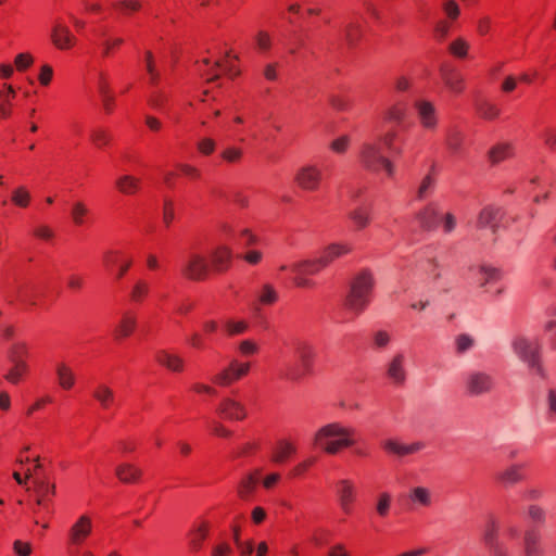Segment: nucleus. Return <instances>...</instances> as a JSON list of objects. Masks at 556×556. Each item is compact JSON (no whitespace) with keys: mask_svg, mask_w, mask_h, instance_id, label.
Listing matches in <instances>:
<instances>
[{"mask_svg":"<svg viewBox=\"0 0 556 556\" xmlns=\"http://www.w3.org/2000/svg\"><path fill=\"white\" fill-rule=\"evenodd\" d=\"M356 430L342 422L333 421L319 427L312 443L327 455H337L356 444Z\"/></svg>","mask_w":556,"mask_h":556,"instance_id":"nucleus-1","label":"nucleus"},{"mask_svg":"<svg viewBox=\"0 0 556 556\" xmlns=\"http://www.w3.org/2000/svg\"><path fill=\"white\" fill-rule=\"evenodd\" d=\"M293 353L296 363L283 365L279 369V377L286 381L299 382L313 375L317 354L315 346L306 340L294 341Z\"/></svg>","mask_w":556,"mask_h":556,"instance_id":"nucleus-2","label":"nucleus"},{"mask_svg":"<svg viewBox=\"0 0 556 556\" xmlns=\"http://www.w3.org/2000/svg\"><path fill=\"white\" fill-rule=\"evenodd\" d=\"M374 286L371 273L364 270L357 274L350 283L344 306L355 314H361L370 302Z\"/></svg>","mask_w":556,"mask_h":556,"instance_id":"nucleus-3","label":"nucleus"},{"mask_svg":"<svg viewBox=\"0 0 556 556\" xmlns=\"http://www.w3.org/2000/svg\"><path fill=\"white\" fill-rule=\"evenodd\" d=\"M521 534L522 556H545V551L542 543V533L540 530L529 528L522 532L518 523L510 521L505 523L503 527V536L508 542H515L519 540Z\"/></svg>","mask_w":556,"mask_h":556,"instance_id":"nucleus-4","label":"nucleus"},{"mask_svg":"<svg viewBox=\"0 0 556 556\" xmlns=\"http://www.w3.org/2000/svg\"><path fill=\"white\" fill-rule=\"evenodd\" d=\"M359 163L372 173L384 170L389 178L394 176V165L383 155L382 148L376 141L364 142L359 149Z\"/></svg>","mask_w":556,"mask_h":556,"instance_id":"nucleus-5","label":"nucleus"},{"mask_svg":"<svg viewBox=\"0 0 556 556\" xmlns=\"http://www.w3.org/2000/svg\"><path fill=\"white\" fill-rule=\"evenodd\" d=\"M211 271L206 256L199 252H190L180 267V275L189 281H204Z\"/></svg>","mask_w":556,"mask_h":556,"instance_id":"nucleus-6","label":"nucleus"},{"mask_svg":"<svg viewBox=\"0 0 556 556\" xmlns=\"http://www.w3.org/2000/svg\"><path fill=\"white\" fill-rule=\"evenodd\" d=\"M250 369L251 364L249 362H241L238 358H232L226 367L212 376L211 381L217 387L228 388L247 377Z\"/></svg>","mask_w":556,"mask_h":556,"instance_id":"nucleus-7","label":"nucleus"},{"mask_svg":"<svg viewBox=\"0 0 556 556\" xmlns=\"http://www.w3.org/2000/svg\"><path fill=\"white\" fill-rule=\"evenodd\" d=\"M498 215L500 210L493 205H486L479 211L475 224L478 239L489 236V240L495 242L496 232L500 227Z\"/></svg>","mask_w":556,"mask_h":556,"instance_id":"nucleus-8","label":"nucleus"},{"mask_svg":"<svg viewBox=\"0 0 556 556\" xmlns=\"http://www.w3.org/2000/svg\"><path fill=\"white\" fill-rule=\"evenodd\" d=\"M481 542L489 556H511L509 547L498 538V523L493 517L485 522Z\"/></svg>","mask_w":556,"mask_h":556,"instance_id":"nucleus-9","label":"nucleus"},{"mask_svg":"<svg viewBox=\"0 0 556 556\" xmlns=\"http://www.w3.org/2000/svg\"><path fill=\"white\" fill-rule=\"evenodd\" d=\"M295 186L305 192H317L323 182V172L314 164L301 166L294 174Z\"/></svg>","mask_w":556,"mask_h":556,"instance_id":"nucleus-10","label":"nucleus"},{"mask_svg":"<svg viewBox=\"0 0 556 556\" xmlns=\"http://www.w3.org/2000/svg\"><path fill=\"white\" fill-rule=\"evenodd\" d=\"M414 109L420 127L429 134H434L439 128V114L434 103L419 99L414 102Z\"/></svg>","mask_w":556,"mask_h":556,"instance_id":"nucleus-11","label":"nucleus"},{"mask_svg":"<svg viewBox=\"0 0 556 556\" xmlns=\"http://www.w3.org/2000/svg\"><path fill=\"white\" fill-rule=\"evenodd\" d=\"M336 496L341 511L350 516L357 501V489L350 479H340L336 483Z\"/></svg>","mask_w":556,"mask_h":556,"instance_id":"nucleus-12","label":"nucleus"},{"mask_svg":"<svg viewBox=\"0 0 556 556\" xmlns=\"http://www.w3.org/2000/svg\"><path fill=\"white\" fill-rule=\"evenodd\" d=\"M217 415L228 421H242L248 417V409L245 405L230 396L223 397L217 407Z\"/></svg>","mask_w":556,"mask_h":556,"instance_id":"nucleus-13","label":"nucleus"},{"mask_svg":"<svg viewBox=\"0 0 556 556\" xmlns=\"http://www.w3.org/2000/svg\"><path fill=\"white\" fill-rule=\"evenodd\" d=\"M514 348L517 354L535 368L538 374L543 375L542 366L540 363V345L536 342L529 341L525 338H517L514 342Z\"/></svg>","mask_w":556,"mask_h":556,"instance_id":"nucleus-14","label":"nucleus"},{"mask_svg":"<svg viewBox=\"0 0 556 556\" xmlns=\"http://www.w3.org/2000/svg\"><path fill=\"white\" fill-rule=\"evenodd\" d=\"M93 529L92 519L89 515H81L71 526L67 532V543L73 546L83 545L91 535Z\"/></svg>","mask_w":556,"mask_h":556,"instance_id":"nucleus-15","label":"nucleus"},{"mask_svg":"<svg viewBox=\"0 0 556 556\" xmlns=\"http://www.w3.org/2000/svg\"><path fill=\"white\" fill-rule=\"evenodd\" d=\"M53 372L56 386L64 392L72 391L78 381L74 367L64 359L54 363Z\"/></svg>","mask_w":556,"mask_h":556,"instance_id":"nucleus-16","label":"nucleus"},{"mask_svg":"<svg viewBox=\"0 0 556 556\" xmlns=\"http://www.w3.org/2000/svg\"><path fill=\"white\" fill-rule=\"evenodd\" d=\"M441 212L435 202H430L417 211L414 219L422 231H433L438 228Z\"/></svg>","mask_w":556,"mask_h":556,"instance_id":"nucleus-17","label":"nucleus"},{"mask_svg":"<svg viewBox=\"0 0 556 556\" xmlns=\"http://www.w3.org/2000/svg\"><path fill=\"white\" fill-rule=\"evenodd\" d=\"M494 387L492 376L482 371L470 372L465 382L466 393L472 396H478L483 393L490 392Z\"/></svg>","mask_w":556,"mask_h":556,"instance_id":"nucleus-18","label":"nucleus"},{"mask_svg":"<svg viewBox=\"0 0 556 556\" xmlns=\"http://www.w3.org/2000/svg\"><path fill=\"white\" fill-rule=\"evenodd\" d=\"M51 40L59 50H70L77 42L68 26L59 20L53 25Z\"/></svg>","mask_w":556,"mask_h":556,"instance_id":"nucleus-19","label":"nucleus"},{"mask_svg":"<svg viewBox=\"0 0 556 556\" xmlns=\"http://www.w3.org/2000/svg\"><path fill=\"white\" fill-rule=\"evenodd\" d=\"M33 484L37 496L36 504L45 508L48 507L56 492L55 483L49 481L46 477H36Z\"/></svg>","mask_w":556,"mask_h":556,"instance_id":"nucleus-20","label":"nucleus"},{"mask_svg":"<svg viewBox=\"0 0 556 556\" xmlns=\"http://www.w3.org/2000/svg\"><path fill=\"white\" fill-rule=\"evenodd\" d=\"M348 218L354 231H363L372 223V206L370 204L358 205L348 213Z\"/></svg>","mask_w":556,"mask_h":556,"instance_id":"nucleus-21","label":"nucleus"},{"mask_svg":"<svg viewBox=\"0 0 556 556\" xmlns=\"http://www.w3.org/2000/svg\"><path fill=\"white\" fill-rule=\"evenodd\" d=\"M210 258L211 270L216 274H224L231 267L232 250L227 245H219L212 251Z\"/></svg>","mask_w":556,"mask_h":556,"instance_id":"nucleus-22","label":"nucleus"},{"mask_svg":"<svg viewBox=\"0 0 556 556\" xmlns=\"http://www.w3.org/2000/svg\"><path fill=\"white\" fill-rule=\"evenodd\" d=\"M387 378L394 386H403L406 381L405 356L396 353L386 366Z\"/></svg>","mask_w":556,"mask_h":556,"instance_id":"nucleus-23","label":"nucleus"},{"mask_svg":"<svg viewBox=\"0 0 556 556\" xmlns=\"http://www.w3.org/2000/svg\"><path fill=\"white\" fill-rule=\"evenodd\" d=\"M516 155V147L510 141H500L493 144L486 154L491 165H498L502 162L514 159Z\"/></svg>","mask_w":556,"mask_h":556,"instance_id":"nucleus-24","label":"nucleus"},{"mask_svg":"<svg viewBox=\"0 0 556 556\" xmlns=\"http://www.w3.org/2000/svg\"><path fill=\"white\" fill-rule=\"evenodd\" d=\"M440 76L451 92L460 94L465 90V78L455 67L442 65L440 67Z\"/></svg>","mask_w":556,"mask_h":556,"instance_id":"nucleus-25","label":"nucleus"},{"mask_svg":"<svg viewBox=\"0 0 556 556\" xmlns=\"http://www.w3.org/2000/svg\"><path fill=\"white\" fill-rule=\"evenodd\" d=\"M155 362L165 369L181 374L185 370L186 362L182 356L168 350H159L154 355Z\"/></svg>","mask_w":556,"mask_h":556,"instance_id":"nucleus-26","label":"nucleus"},{"mask_svg":"<svg viewBox=\"0 0 556 556\" xmlns=\"http://www.w3.org/2000/svg\"><path fill=\"white\" fill-rule=\"evenodd\" d=\"M236 58L231 59L229 54H227L223 60H217L214 62L213 66L203 72L202 75L206 77L207 81H214L219 77V71L228 74L230 77H236L239 75V70L235 64Z\"/></svg>","mask_w":556,"mask_h":556,"instance_id":"nucleus-27","label":"nucleus"},{"mask_svg":"<svg viewBox=\"0 0 556 556\" xmlns=\"http://www.w3.org/2000/svg\"><path fill=\"white\" fill-rule=\"evenodd\" d=\"M262 475L261 469H255L244 475L238 482L236 492L240 500L248 501L252 497L260 482Z\"/></svg>","mask_w":556,"mask_h":556,"instance_id":"nucleus-28","label":"nucleus"},{"mask_svg":"<svg viewBox=\"0 0 556 556\" xmlns=\"http://www.w3.org/2000/svg\"><path fill=\"white\" fill-rule=\"evenodd\" d=\"M352 250V245L346 242L331 243L323 250L319 256V263H321V265L325 268L331 263H333L336 260L350 254Z\"/></svg>","mask_w":556,"mask_h":556,"instance_id":"nucleus-29","label":"nucleus"},{"mask_svg":"<svg viewBox=\"0 0 556 556\" xmlns=\"http://www.w3.org/2000/svg\"><path fill=\"white\" fill-rule=\"evenodd\" d=\"M137 315L131 311H126L122 314L113 334L116 340H124L129 338L137 328Z\"/></svg>","mask_w":556,"mask_h":556,"instance_id":"nucleus-30","label":"nucleus"},{"mask_svg":"<svg viewBox=\"0 0 556 556\" xmlns=\"http://www.w3.org/2000/svg\"><path fill=\"white\" fill-rule=\"evenodd\" d=\"M115 189L123 195L132 197L140 192L142 188L141 178L124 174L118 176L114 182Z\"/></svg>","mask_w":556,"mask_h":556,"instance_id":"nucleus-31","label":"nucleus"},{"mask_svg":"<svg viewBox=\"0 0 556 556\" xmlns=\"http://www.w3.org/2000/svg\"><path fill=\"white\" fill-rule=\"evenodd\" d=\"M91 396L102 410H110L116 404L114 390L105 383H98L92 389Z\"/></svg>","mask_w":556,"mask_h":556,"instance_id":"nucleus-32","label":"nucleus"},{"mask_svg":"<svg viewBox=\"0 0 556 556\" xmlns=\"http://www.w3.org/2000/svg\"><path fill=\"white\" fill-rule=\"evenodd\" d=\"M466 135L458 126H451L446 129L444 143L450 153L460 154L465 147Z\"/></svg>","mask_w":556,"mask_h":556,"instance_id":"nucleus-33","label":"nucleus"},{"mask_svg":"<svg viewBox=\"0 0 556 556\" xmlns=\"http://www.w3.org/2000/svg\"><path fill=\"white\" fill-rule=\"evenodd\" d=\"M298 452L296 444L289 439L279 440L270 457V460L275 464H285L292 458Z\"/></svg>","mask_w":556,"mask_h":556,"instance_id":"nucleus-34","label":"nucleus"},{"mask_svg":"<svg viewBox=\"0 0 556 556\" xmlns=\"http://www.w3.org/2000/svg\"><path fill=\"white\" fill-rule=\"evenodd\" d=\"M116 478L125 484H135L141 480L142 470L132 463H121L115 467Z\"/></svg>","mask_w":556,"mask_h":556,"instance_id":"nucleus-35","label":"nucleus"},{"mask_svg":"<svg viewBox=\"0 0 556 556\" xmlns=\"http://www.w3.org/2000/svg\"><path fill=\"white\" fill-rule=\"evenodd\" d=\"M407 116V103L405 101H395L382 111V119L389 124H402Z\"/></svg>","mask_w":556,"mask_h":556,"instance_id":"nucleus-36","label":"nucleus"},{"mask_svg":"<svg viewBox=\"0 0 556 556\" xmlns=\"http://www.w3.org/2000/svg\"><path fill=\"white\" fill-rule=\"evenodd\" d=\"M382 448L388 453L396 456H406L414 454L422 448V444L419 442L405 444L397 440H386L382 442Z\"/></svg>","mask_w":556,"mask_h":556,"instance_id":"nucleus-37","label":"nucleus"},{"mask_svg":"<svg viewBox=\"0 0 556 556\" xmlns=\"http://www.w3.org/2000/svg\"><path fill=\"white\" fill-rule=\"evenodd\" d=\"M523 479V467L521 465H511L495 475V481L503 486L516 484Z\"/></svg>","mask_w":556,"mask_h":556,"instance_id":"nucleus-38","label":"nucleus"},{"mask_svg":"<svg viewBox=\"0 0 556 556\" xmlns=\"http://www.w3.org/2000/svg\"><path fill=\"white\" fill-rule=\"evenodd\" d=\"M211 525L207 520H202L189 532V547L192 552H199L203 542L208 536Z\"/></svg>","mask_w":556,"mask_h":556,"instance_id":"nucleus-39","label":"nucleus"},{"mask_svg":"<svg viewBox=\"0 0 556 556\" xmlns=\"http://www.w3.org/2000/svg\"><path fill=\"white\" fill-rule=\"evenodd\" d=\"M70 216L76 227H81L88 223L91 210L84 201L78 200L72 204Z\"/></svg>","mask_w":556,"mask_h":556,"instance_id":"nucleus-40","label":"nucleus"},{"mask_svg":"<svg viewBox=\"0 0 556 556\" xmlns=\"http://www.w3.org/2000/svg\"><path fill=\"white\" fill-rule=\"evenodd\" d=\"M16 91L11 85H4L0 90V119H7L12 115V103Z\"/></svg>","mask_w":556,"mask_h":556,"instance_id":"nucleus-41","label":"nucleus"},{"mask_svg":"<svg viewBox=\"0 0 556 556\" xmlns=\"http://www.w3.org/2000/svg\"><path fill=\"white\" fill-rule=\"evenodd\" d=\"M151 292L149 281L143 278L137 279L130 288L129 301L134 304H142Z\"/></svg>","mask_w":556,"mask_h":556,"instance_id":"nucleus-42","label":"nucleus"},{"mask_svg":"<svg viewBox=\"0 0 556 556\" xmlns=\"http://www.w3.org/2000/svg\"><path fill=\"white\" fill-rule=\"evenodd\" d=\"M321 269H324V266L321 265V263H319V257H317L315 260L300 261V262L293 263L290 266V270L292 273L301 274L304 276L316 275Z\"/></svg>","mask_w":556,"mask_h":556,"instance_id":"nucleus-43","label":"nucleus"},{"mask_svg":"<svg viewBox=\"0 0 556 556\" xmlns=\"http://www.w3.org/2000/svg\"><path fill=\"white\" fill-rule=\"evenodd\" d=\"M408 500L419 507H430L432 505V493L426 486H415L410 489Z\"/></svg>","mask_w":556,"mask_h":556,"instance_id":"nucleus-44","label":"nucleus"},{"mask_svg":"<svg viewBox=\"0 0 556 556\" xmlns=\"http://www.w3.org/2000/svg\"><path fill=\"white\" fill-rule=\"evenodd\" d=\"M478 115L486 121H494L501 115V109L492 101L482 99L476 103Z\"/></svg>","mask_w":556,"mask_h":556,"instance_id":"nucleus-45","label":"nucleus"},{"mask_svg":"<svg viewBox=\"0 0 556 556\" xmlns=\"http://www.w3.org/2000/svg\"><path fill=\"white\" fill-rule=\"evenodd\" d=\"M89 140L97 149H103L111 143L112 134L109 129L97 126L90 130Z\"/></svg>","mask_w":556,"mask_h":556,"instance_id":"nucleus-46","label":"nucleus"},{"mask_svg":"<svg viewBox=\"0 0 556 556\" xmlns=\"http://www.w3.org/2000/svg\"><path fill=\"white\" fill-rule=\"evenodd\" d=\"M399 139V132L396 129H389L388 131H386L384 134H381L378 139H377V143H379V146L382 148H386L388 151L396 154V155H401L402 154V149L396 147V141Z\"/></svg>","mask_w":556,"mask_h":556,"instance_id":"nucleus-47","label":"nucleus"},{"mask_svg":"<svg viewBox=\"0 0 556 556\" xmlns=\"http://www.w3.org/2000/svg\"><path fill=\"white\" fill-rule=\"evenodd\" d=\"M13 365L4 375V379L12 383L18 384L23 378L28 375L29 366L26 362H11Z\"/></svg>","mask_w":556,"mask_h":556,"instance_id":"nucleus-48","label":"nucleus"},{"mask_svg":"<svg viewBox=\"0 0 556 556\" xmlns=\"http://www.w3.org/2000/svg\"><path fill=\"white\" fill-rule=\"evenodd\" d=\"M29 355V346L25 341H16L8 350V357L11 362H26Z\"/></svg>","mask_w":556,"mask_h":556,"instance_id":"nucleus-49","label":"nucleus"},{"mask_svg":"<svg viewBox=\"0 0 556 556\" xmlns=\"http://www.w3.org/2000/svg\"><path fill=\"white\" fill-rule=\"evenodd\" d=\"M31 195L25 186H20L12 191L11 201L21 208H26L30 204Z\"/></svg>","mask_w":556,"mask_h":556,"instance_id":"nucleus-50","label":"nucleus"},{"mask_svg":"<svg viewBox=\"0 0 556 556\" xmlns=\"http://www.w3.org/2000/svg\"><path fill=\"white\" fill-rule=\"evenodd\" d=\"M480 286L485 287L489 283H496L502 278V273L500 269L489 266L480 267Z\"/></svg>","mask_w":556,"mask_h":556,"instance_id":"nucleus-51","label":"nucleus"},{"mask_svg":"<svg viewBox=\"0 0 556 556\" xmlns=\"http://www.w3.org/2000/svg\"><path fill=\"white\" fill-rule=\"evenodd\" d=\"M257 300L262 305H273L278 301V292L273 285L265 283L258 292Z\"/></svg>","mask_w":556,"mask_h":556,"instance_id":"nucleus-52","label":"nucleus"},{"mask_svg":"<svg viewBox=\"0 0 556 556\" xmlns=\"http://www.w3.org/2000/svg\"><path fill=\"white\" fill-rule=\"evenodd\" d=\"M392 496L388 492H381L376 502V513L379 517L386 518L391 509Z\"/></svg>","mask_w":556,"mask_h":556,"instance_id":"nucleus-53","label":"nucleus"},{"mask_svg":"<svg viewBox=\"0 0 556 556\" xmlns=\"http://www.w3.org/2000/svg\"><path fill=\"white\" fill-rule=\"evenodd\" d=\"M469 51V43L462 37L454 39L448 45V52L455 58L464 59Z\"/></svg>","mask_w":556,"mask_h":556,"instance_id":"nucleus-54","label":"nucleus"},{"mask_svg":"<svg viewBox=\"0 0 556 556\" xmlns=\"http://www.w3.org/2000/svg\"><path fill=\"white\" fill-rule=\"evenodd\" d=\"M256 49L262 52H268L273 47V38L271 35L264 29H261L256 33L254 37Z\"/></svg>","mask_w":556,"mask_h":556,"instance_id":"nucleus-55","label":"nucleus"},{"mask_svg":"<svg viewBox=\"0 0 556 556\" xmlns=\"http://www.w3.org/2000/svg\"><path fill=\"white\" fill-rule=\"evenodd\" d=\"M345 40L349 45H354L356 43L362 35H363V27H362V24L359 22H350L346 26H345Z\"/></svg>","mask_w":556,"mask_h":556,"instance_id":"nucleus-56","label":"nucleus"},{"mask_svg":"<svg viewBox=\"0 0 556 556\" xmlns=\"http://www.w3.org/2000/svg\"><path fill=\"white\" fill-rule=\"evenodd\" d=\"M141 8L142 4L138 0H121L113 3V9L126 15L138 12Z\"/></svg>","mask_w":556,"mask_h":556,"instance_id":"nucleus-57","label":"nucleus"},{"mask_svg":"<svg viewBox=\"0 0 556 556\" xmlns=\"http://www.w3.org/2000/svg\"><path fill=\"white\" fill-rule=\"evenodd\" d=\"M124 256V253L119 250H106L102 255V264L106 269H111L113 266L118 265Z\"/></svg>","mask_w":556,"mask_h":556,"instance_id":"nucleus-58","label":"nucleus"},{"mask_svg":"<svg viewBox=\"0 0 556 556\" xmlns=\"http://www.w3.org/2000/svg\"><path fill=\"white\" fill-rule=\"evenodd\" d=\"M544 147L549 151H556V127L547 126L541 132Z\"/></svg>","mask_w":556,"mask_h":556,"instance_id":"nucleus-59","label":"nucleus"},{"mask_svg":"<svg viewBox=\"0 0 556 556\" xmlns=\"http://www.w3.org/2000/svg\"><path fill=\"white\" fill-rule=\"evenodd\" d=\"M96 85L99 96H105L106 93L113 92L111 87L110 75L105 71L98 72Z\"/></svg>","mask_w":556,"mask_h":556,"instance_id":"nucleus-60","label":"nucleus"},{"mask_svg":"<svg viewBox=\"0 0 556 556\" xmlns=\"http://www.w3.org/2000/svg\"><path fill=\"white\" fill-rule=\"evenodd\" d=\"M146 56V70L150 76V83L156 85L160 80V73L156 70L153 53L148 50L144 53Z\"/></svg>","mask_w":556,"mask_h":556,"instance_id":"nucleus-61","label":"nucleus"},{"mask_svg":"<svg viewBox=\"0 0 556 556\" xmlns=\"http://www.w3.org/2000/svg\"><path fill=\"white\" fill-rule=\"evenodd\" d=\"M248 328L249 325L244 320H227L225 323V330L227 334L230 337L244 333L248 330Z\"/></svg>","mask_w":556,"mask_h":556,"instance_id":"nucleus-62","label":"nucleus"},{"mask_svg":"<svg viewBox=\"0 0 556 556\" xmlns=\"http://www.w3.org/2000/svg\"><path fill=\"white\" fill-rule=\"evenodd\" d=\"M329 105L336 111L345 112L351 109L352 102L346 97L332 94L329 98Z\"/></svg>","mask_w":556,"mask_h":556,"instance_id":"nucleus-63","label":"nucleus"},{"mask_svg":"<svg viewBox=\"0 0 556 556\" xmlns=\"http://www.w3.org/2000/svg\"><path fill=\"white\" fill-rule=\"evenodd\" d=\"M434 184H435L434 176L432 174H427L422 178V180L418 187L417 199L424 200L428 195L430 190L434 187Z\"/></svg>","mask_w":556,"mask_h":556,"instance_id":"nucleus-64","label":"nucleus"}]
</instances>
